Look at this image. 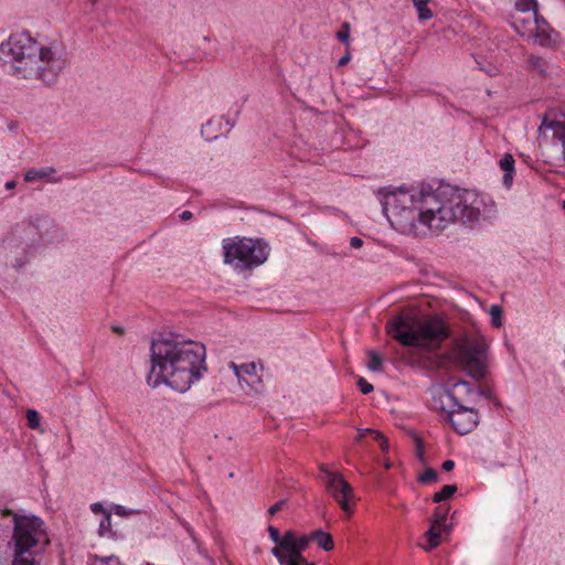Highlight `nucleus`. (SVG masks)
<instances>
[{
  "label": "nucleus",
  "instance_id": "f257e3e1",
  "mask_svg": "<svg viewBox=\"0 0 565 565\" xmlns=\"http://www.w3.org/2000/svg\"><path fill=\"white\" fill-rule=\"evenodd\" d=\"M383 210L394 228L413 236L439 233L456 221L472 222L490 212L483 195L450 186L394 190L385 194Z\"/></svg>",
  "mask_w": 565,
  "mask_h": 565
},
{
  "label": "nucleus",
  "instance_id": "f03ea898",
  "mask_svg": "<svg viewBox=\"0 0 565 565\" xmlns=\"http://www.w3.org/2000/svg\"><path fill=\"white\" fill-rule=\"evenodd\" d=\"M67 55L56 43L43 44L28 32L11 34L0 44V64L18 81L52 85L67 66Z\"/></svg>",
  "mask_w": 565,
  "mask_h": 565
},
{
  "label": "nucleus",
  "instance_id": "7ed1b4c3",
  "mask_svg": "<svg viewBox=\"0 0 565 565\" xmlns=\"http://www.w3.org/2000/svg\"><path fill=\"white\" fill-rule=\"evenodd\" d=\"M203 344L175 337L160 338L151 344V370L148 383L153 387L164 383L184 393L205 371Z\"/></svg>",
  "mask_w": 565,
  "mask_h": 565
},
{
  "label": "nucleus",
  "instance_id": "20e7f679",
  "mask_svg": "<svg viewBox=\"0 0 565 565\" xmlns=\"http://www.w3.org/2000/svg\"><path fill=\"white\" fill-rule=\"evenodd\" d=\"M387 331L403 345L422 354L437 350L448 337L445 321L437 316H397L388 323Z\"/></svg>",
  "mask_w": 565,
  "mask_h": 565
},
{
  "label": "nucleus",
  "instance_id": "39448f33",
  "mask_svg": "<svg viewBox=\"0 0 565 565\" xmlns=\"http://www.w3.org/2000/svg\"><path fill=\"white\" fill-rule=\"evenodd\" d=\"M487 342L480 334H466L458 339L452 354L458 365L471 377L481 379L487 372Z\"/></svg>",
  "mask_w": 565,
  "mask_h": 565
},
{
  "label": "nucleus",
  "instance_id": "423d86ee",
  "mask_svg": "<svg viewBox=\"0 0 565 565\" xmlns=\"http://www.w3.org/2000/svg\"><path fill=\"white\" fill-rule=\"evenodd\" d=\"M224 262L236 269H247L263 264L268 256L267 245L246 237L226 238L222 244Z\"/></svg>",
  "mask_w": 565,
  "mask_h": 565
},
{
  "label": "nucleus",
  "instance_id": "0eeeda50",
  "mask_svg": "<svg viewBox=\"0 0 565 565\" xmlns=\"http://www.w3.org/2000/svg\"><path fill=\"white\" fill-rule=\"evenodd\" d=\"M14 552L35 554L38 546L50 544L43 521L38 516L14 515Z\"/></svg>",
  "mask_w": 565,
  "mask_h": 565
},
{
  "label": "nucleus",
  "instance_id": "6e6552de",
  "mask_svg": "<svg viewBox=\"0 0 565 565\" xmlns=\"http://www.w3.org/2000/svg\"><path fill=\"white\" fill-rule=\"evenodd\" d=\"M320 470L327 478V492L339 503L342 511H344L348 515H351L353 513L352 502L355 500L353 488L341 473L332 472L324 466H321Z\"/></svg>",
  "mask_w": 565,
  "mask_h": 565
},
{
  "label": "nucleus",
  "instance_id": "1a4fd4ad",
  "mask_svg": "<svg viewBox=\"0 0 565 565\" xmlns=\"http://www.w3.org/2000/svg\"><path fill=\"white\" fill-rule=\"evenodd\" d=\"M309 540L306 535H299L295 531L284 533V540L279 546L271 548V554L277 561L298 559L303 561L302 553L308 548Z\"/></svg>",
  "mask_w": 565,
  "mask_h": 565
},
{
  "label": "nucleus",
  "instance_id": "9d476101",
  "mask_svg": "<svg viewBox=\"0 0 565 565\" xmlns=\"http://www.w3.org/2000/svg\"><path fill=\"white\" fill-rule=\"evenodd\" d=\"M461 391H465L468 395L472 394V388L466 381H458L455 383L452 391H448L445 387L435 390L433 394L431 407L435 411L447 413L449 416L450 412L461 399Z\"/></svg>",
  "mask_w": 565,
  "mask_h": 565
},
{
  "label": "nucleus",
  "instance_id": "9b49d317",
  "mask_svg": "<svg viewBox=\"0 0 565 565\" xmlns=\"http://www.w3.org/2000/svg\"><path fill=\"white\" fill-rule=\"evenodd\" d=\"M546 130H552L553 138L559 141L562 148L561 160L565 163V113L557 109L547 110L539 127L542 138H546Z\"/></svg>",
  "mask_w": 565,
  "mask_h": 565
},
{
  "label": "nucleus",
  "instance_id": "f8f14e48",
  "mask_svg": "<svg viewBox=\"0 0 565 565\" xmlns=\"http://www.w3.org/2000/svg\"><path fill=\"white\" fill-rule=\"evenodd\" d=\"M457 409H452L448 416L454 428L461 435L470 433L479 423L477 411L468 405L461 398L457 403Z\"/></svg>",
  "mask_w": 565,
  "mask_h": 565
},
{
  "label": "nucleus",
  "instance_id": "ddd939ff",
  "mask_svg": "<svg viewBox=\"0 0 565 565\" xmlns=\"http://www.w3.org/2000/svg\"><path fill=\"white\" fill-rule=\"evenodd\" d=\"M512 24L522 35L540 38L541 32L544 33L545 21L539 19L537 11L515 10L512 14Z\"/></svg>",
  "mask_w": 565,
  "mask_h": 565
},
{
  "label": "nucleus",
  "instance_id": "4468645a",
  "mask_svg": "<svg viewBox=\"0 0 565 565\" xmlns=\"http://www.w3.org/2000/svg\"><path fill=\"white\" fill-rule=\"evenodd\" d=\"M230 367L234 371L242 388H248V393L257 394L260 392L262 379L257 372L256 363L250 362L238 365L235 362H231Z\"/></svg>",
  "mask_w": 565,
  "mask_h": 565
},
{
  "label": "nucleus",
  "instance_id": "2eb2a0df",
  "mask_svg": "<svg viewBox=\"0 0 565 565\" xmlns=\"http://www.w3.org/2000/svg\"><path fill=\"white\" fill-rule=\"evenodd\" d=\"M306 536L309 540V543L311 541L316 542V544L326 552L332 551L334 547L332 535L322 530H316Z\"/></svg>",
  "mask_w": 565,
  "mask_h": 565
},
{
  "label": "nucleus",
  "instance_id": "dca6fc26",
  "mask_svg": "<svg viewBox=\"0 0 565 565\" xmlns=\"http://www.w3.org/2000/svg\"><path fill=\"white\" fill-rule=\"evenodd\" d=\"M499 164H500V168L504 171L503 183H504V185H507L509 188L512 184L513 172H514V159H513L512 154L505 153L501 158Z\"/></svg>",
  "mask_w": 565,
  "mask_h": 565
},
{
  "label": "nucleus",
  "instance_id": "f3484780",
  "mask_svg": "<svg viewBox=\"0 0 565 565\" xmlns=\"http://www.w3.org/2000/svg\"><path fill=\"white\" fill-rule=\"evenodd\" d=\"M444 530H439L438 527L430 526L429 530L424 534L426 539V544H423L422 547L429 552L436 548L440 544V533Z\"/></svg>",
  "mask_w": 565,
  "mask_h": 565
},
{
  "label": "nucleus",
  "instance_id": "a211bd4d",
  "mask_svg": "<svg viewBox=\"0 0 565 565\" xmlns=\"http://www.w3.org/2000/svg\"><path fill=\"white\" fill-rule=\"evenodd\" d=\"M449 508L446 505H440L436 509L431 526L438 527L439 530H444V532L448 531V525L446 524V518L448 513Z\"/></svg>",
  "mask_w": 565,
  "mask_h": 565
},
{
  "label": "nucleus",
  "instance_id": "6ab92c4d",
  "mask_svg": "<svg viewBox=\"0 0 565 565\" xmlns=\"http://www.w3.org/2000/svg\"><path fill=\"white\" fill-rule=\"evenodd\" d=\"M430 0H412L414 7L417 10L418 19L426 21L433 18L431 10L427 7Z\"/></svg>",
  "mask_w": 565,
  "mask_h": 565
},
{
  "label": "nucleus",
  "instance_id": "aec40b11",
  "mask_svg": "<svg viewBox=\"0 0 565 565\" xmlns=\"http://www.w3.org/2000/svg\"><path fill=\"white\" fill-rule=\"evenodd\" d=\"M89 565H125V564L121 563L120 559L114 555H110V556L90 555L89 556Z\"/></svg>",
  "mask_w": 565,
  "mask_h": 565
},
{
  "label": "nucleus",
  "instance_id": "412c9836",
  "mask_svg": "<svg viewBox=\"0 0 565 565\" xmlns=\"http://www.w3.org/2000/svg\"><path fill=\"white\" fill-rule=\"evenodd\" d=\"M54 172H55V170L53 168H45V169H40V170H30V171H28L24 174V181L25 182H33V181H36L39 179H44V178L51 175Z\"/></svg>",
  "mask_w": 565,
  "mask_h": 565
},
{
  "label": "nucleus",
  "instance_id": "4be33fe9",
  "mask_svg": "<svg viewBox=\"0 0 565 565\" xmlns=\"http://www.w3.org/2000/svg\"><path fill=\"white\" fill-rule=\"evenodd\" d=\"M25 417H26V422H28V427L31 428V429H35V430H40L41 433L44 431L43 428H41V416H40V413L35 409H28L26 411V414H25Z\"/></svg>",
  "mask_w": 565,
  "mask_h": 565
},
{
  "label": "nucleus",
  "instance_id": "5701e85b",
  "mask_svg": "<svg viewBox=\"0 0 565 565\" xmlns=\"http://www.w3.org/2000/svg\"><path fill=\"white\" fill-rule=\"evenodd\" d=\"M12 565H40L33 554L14 552Z\"/></svg>",
  "mask_w": 565,
  "mask_h": 565
},
{
  "label": "nucleus",
  "instance_id": "b1692460",
  "mask_svg": "<svg viewBox=\"0 0 565 565\" xmlns=\"http://www.w3.org/2000/svg\"><path fill=\"white\" fill-rule=\"evenodd\" d=\"M457 491V486L455 484H447L444 486L443 489L438 492H436L433 497V500L435 502H440L444 500L449 499L455 492Z\"/></svg>",
  "mask_w": 565,
  "mask_h": 565
},
{
  "label": "nucleus",
  "instance_id": "393cba45",
  "mask_svg": "<svg viewBox=\"0 0 565 565\" xmlns=\"http://www.w3.org/2000/svg\"><path fill=\"white\" fill-rule=\"evenodd\" d=\"M489 313L491 316V323L493 327L499 328L502 324V308L499 305H492Z\"/></svg>",
  "mask_w": 565,
  "mask_h": 565
},
{
  "label": "nucleus",
  "instance_id": "a878e982",
  "mask_svg": "<svg viewBox=\"0 0 565 565\" xmlns=\"http://www.w3.org/2000/svg\"><path fill=\"white\" fill-rule=\"evenodd\" d=\"M98 532L100 536L111 534V516L109 512H105V515L99 523Z\"/></svg>",
  "mask_w": 565,
  "mask_h": 565
},
{
  "label": "nucleus",
  "instance_id": "bb28decb",
  "mask_svg": "<svg viewBox=\"0 0 565 565\" xmlns=\"http://www.w3.org/2000/svg\"><path fill=\"white\" fill-rule=\"evenodd\" d=\"M536 0H516L515 10H521L523 12L527 11H536Z\"/></svg>",
  "mask_w": 565,
  "mask_h": 565
},
{
  "label": "nucleus",
  "instance_id": "cd10ccee",
  "mask_svg": "<svg viewBox=\"0 0 565 565\" xmlns=\"http://www.w3.org/2000/svg\"><path fill=\"white\" fill-rule=\"evenodd\" d=\"M369 358H370V362L367 364L369 369L374 372L380 371L381 365H382L381 356L376 352L370 351Z\"/></svg>",
  "mask_w": 565,
  "mask_h": 565
},
{
  "label": "nucleus",
  "instance_id": "c85d7f7f",
  "mask_svg": "<svg viewBox=\"0 0 565 565\" xmlns=\"http://www.w3.org/2000/svg\"><path fill=\"white\" fill-rule=\"evenodd\" d=\"M437 471L433 468H428L423 475L418 477V481L423 483L434 482L437 480Z\"/></svg>",
  "mask_w": 565,
  "mask_h": 565
},
{
  "label": "nucleus",
  "instance_id": "c756f323",
  "mask_svg": "<svg viewBox=\"0 0 565 565\" xmlns=\"http://www.w3.org/2000/svg\"><path fill=\"white\" fill-rule=\"evenodd\" d=\"M267 531H268L269 537L275 543V546H279L284 540V535H280L279 531L273 525H269Z\"/></svg>",
  "mask_w": 565,
  "mask_h": 565
},
{
  "label": "nucleus",
  "instance_id": "7c9ffc66",
  "mask_svg": "<svg viewBox=\"0 0 565 565\" xmlns=\"http://www.w3.org/2000/svg\"><path fill=\"white\" fill-rule=\"evenodd\" d=\"M338 39L341 42L348 43L349 36H350V25L349 23H344L341 28V30L337 33Z\"/></svg>",
  "mask_w": 565,
  "mask_h": 565
},
{
  "label": "nucleus",
  "instance_id": "2f4dec72",
  "mask_svg": "<svg viewBox=\"0 0 565 565\" xmlns=\"http://www.w3.org/2000/svg\"><path fill=\"white\" fill-rule=\"evenodd\" d=\"M358 386L363 394H369L374 390L373 385L365 381L363 377L358 380Z\"/></svg>",
  "mask_w": 565,
  "mask_h": 565
},
{
  "label": "nucleus",
  "instance_id": "473e14b6",
  "mask_svg": "<svg viewBox=\"0 0 565 565\" xmlns=\"http://www.w3.org/2000/svg\"><path fill=\"white\" fill-rule=\"evenodd\" d=\"M374 437H377V441L380 443L381 449L383 451H387L390 447L387 438L379 430L374 433Z\"/></svg>",
  "mask_w": 565,
  "mask_h": 565
},
{
  "label": "nucleus",
  "instance_id": "72a5a7b5",
  "mask_svg": "<svg viewBox=\"0 0 565 565\" xmlns=\"http://www.w3.org/2000/svg\"><path fill=\"white\" fill-rule=\"evenodd\" d=\"M376 430L372 429V428H359L358 429V435L355 437V441L356 443H360L362 441V439L366 436V435H372L374 437V433Z\"/></svg>",
  "mask_w": 565,
  "mask_h": 565
},
{
  "label": "nucleus",
  "instance_id": "f704fd0d",
  "mask_svg": "<svg viewBox=\"0 0 565 565\" xmlns=\"http://www.w3.org/2000/svg\"><path fill=\"white\" fill-rule=\"evenodd\" d=\"M285 504H286V500L278 501L277 503H275L274 505H271L268 509V514L275 515L277 512H279L285 507Z\"/></svg>",
  "mask_w": 565,
  "mask_h": 565
},
{
  "label": "nucleus",
  "instance_id": "c9c22d12",
  "mask_svg": "<svg viewBox=\"0 0 565 565\" xmlns=\"http://www.w3.org/2000/svg\"><path fill=\"white\" fill-rule=\"evenodd\" d=\"M114 511L117 515H120V516H127L129 514L132 513V511H128L125 507L122 505H115L114 508Z\"/></svg>",
  "mask_w": 565,
  "mask_h": 565
},
{
  "label": "nucleus",
  "instance_id": "e433bc0d",
  "mask_svg": "<svg viewBox=\"0 0 565 565\" xmlns=\"http://www.w3.org/2000/svg\"><path fill=\"white\" fill-rule=\"evenodd\" d=\"M90 510H92L94 513H96V514H97V513H102L103 515H105V512H107V511L104 509L103 504H102V503H98V502H97V503H93V504L90 505Z\"/></svg>",
  "mask_w": 565,
  "mask_h": 565
},
{
  "label": "nucleus",
  "instance_id": "4c0bfd02",
  "mask_svg": "<svg viewBox=\"0 0 565 565\" xmlns=\"http://www.w3.org/2000/svg\"><path fill=\"white\" fill-rule=\"evenodd\" d=\"M350 245L351 247L359 249L363 246V241L360 237L354 236L350 239Z\"/></svg>",
  "mask_w": 565,
  "mask_h": 565
},
{
  "label": "nucleus",
  "instance_id": "58836bf2",
  "mask_svg": "<svg viewBox=\"0 0 565 565\" xmlns=\"http://www.w3.org/2000/svg\"><path fill=\"white\" fill-rule=\"evenodd\" d=\"M280 565H302V561L298 559H282L278 561Z\"/></svg>",
  "mask_w": 565,
  "mask_h": 565
},
{
  "label": "nucleus",
  "instance_id": "ea45409f",
  "mask_svg": "<svg viewBox=\"0 0 565 565\" xmlns=\"http://www.w3.org/2000/svg\"><path fill=\"white\" fill-rule=\"evenodd\" d=\"M480 393H475V391L472 390V394L468 395L465 391H461V398H463L466 401V405L470 403V399L471 397H473L475 395H479Z\"/></svg>",
  "mask_w": 565,
  "mask_h": 565
},
{
  "label": "nucleus",
  "instance_id": "a19ab883",
  "mask_svg": "<svg viewBox=\"0 0 565 565\" xmlns=\"http://www.w3.org/2000/svg\"><path fill=\"white\" fill-rule=\"evenodd\" d=\"M454 467H455V462L452 460H446L443 463V469L445 471H451L454 469Z\"/></svg>",
  "mask_w": 565,
  "mask_h": 565
},
{
  "label": "nucleus",
  "instance_id": "79ce46f5",
  "mask_svg": "<svg viewBox=\"0 0 565 565\" xmlns=\"http://www.w3.org/2000/svg\"><path fill=\"white\" fill-rule=\"evenodd\" d=\"M350 54L347 53L344 56H342L340 60H339V66H343L345 65L349 61H350Z\"/></svg>",
  "mask_w": 565,
  "mask_h": 565
},
{
  "label": "nucleus",
  "instance_id": "37998d69",
  "mask_svg": "<svg viewBox=\"0 0 565 565\" xmlns=\"http://www.w3.org/2000/svg\"><path fill=\"white\" fill-rule=\"evenodd\" d=\"M181 220L182 221H188V220H191L192 218V212L190 211H184L182 212V214L180 215Z\"/></svg>",
  "mask_w": 565,
  "mask_h": 565
},
{
  "label": "nucleus",
  "instance_id": "c03bdc74",
  "mask_svg": "<svg viewBox=\"0 0 565 565\" xmlns=\"http://www.w3.org/2000/svg\"><path fill=\"white\" fill-rule=\"evenodd\" d=\"M417 455L418 457H423V444L420 439H417Z\"/></svg>",
  "mask_w": 565,
  "mask_h": 565
},
{
  "label": "nucleus",
  "instance_id": "a18cd8bd",
  "mask_svg": "<svg viewBox=\"0 0 565 565\" xmlns=\"http://www.w3.org/2000/svg\"><path fill=\"white\" fill-rule=\"evenodd\" d=\"M15 185H17V182H15V181H8V182L6 183V189H8V190H12V189H14V188H15Z\"/></svg>",
  "mask_w": 565,
  "mask_h": 565
},
{
  "label": "nucleus",
  "instance_id": "49530a36",
  "mask_svg": "<svg viewBox=\"0 0 565 565\" xmlns=\"http://www.w3.org/2000/svg\"><path fill=\"white\" fill-rule=\"evenodd\" d=\"M113 330L119 334L124 333V329L121 327H114Z\"/></svg>",
  "mask_w": 565,
  "mask_h": 565
},
{
  "label": "nucleus",
  "instance_id": "de8ad7c7",
  "mask_svg": "<svg viewBox=\"0 0 565 565\" xmlns=\"http://www.w3.org/2000/svg\"><path fill=\"white\" fill-rule=\"evenodd\" d=\"M302 565H316V564H315V563H312V562H309V561L303 556Z\"/></svg>",
  "mask_w": 565,
  "mask_h": 565
},
{
  "label": "nucleus",
  "instance_id": "09e8293b",
  "mask_svg": "<svg viewBox=\"0 0 565 565\" xmlns=\"http://www.w3.org/2000/svg\"><path fill=\"white\" fill-rule=\"evenodd\" d=\"M384 467H385V469H390V468L392 467V465H391V462H390V461H386V462L384 463Z\"/></svg>",
  "mask_w": 565,
  "mask_h": 565
},
{
  "label": "nucleus",
  "instance_id": "8fccbe9b",
  "mask_svg": "<svg viewBox=\"0 0 565 565\" xmlns=\"http://www.w3.org/2000/svg\"><path fill=\"white\" fill-rule=\"evenodd\" d=\"M89 2L92 6H95L98 2V0H89Z\"/></svg>",
  "mask_w": 565,
  "mask_h": 565
},
{
  "label": "nucleus",
  "instance_id": "3c124183",
  "mask_svg": "<svg viewBox=\"0 0 565 565\" xmlns=\"http://www.w3.org/2000/svg\"><path fill=\"white\" fill-rule=\"evenodd\" d=\"M562 206L565 210V200L563 201Z\"/></svg>",
  "mask_w": 565,
  "mask_h": 565
}]
</instances>
